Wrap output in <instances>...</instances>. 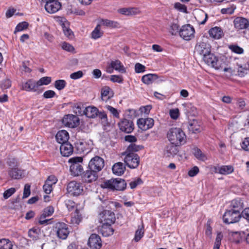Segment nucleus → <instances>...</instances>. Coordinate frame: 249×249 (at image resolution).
I'll return each instance as SVG.
<instances>
[{
    "label": "nucleus",
    "mask_w": 249,
    "mask_h": 249,
    "mask_svg": "<svg viewBox=\"0 0 249 249\" xmlns=\"http://www.w3.org/2000/svg\"><path fill=\"white\" fill-rule=\"evenodd\" d=\"M104 165V159L99 156H95L90 160L84 177L85 178H87L88 183L92 182L97 179V173L103 169Z\"/></svg>",
    "instance_id": "1"
},
{
    "label": "nucleus",
    "mask_w": 249,
    "mask_h": 249,
    "mask_svg": "<svg viewBox=\"0 0 249 249\" xmlns=\"http://www.w3.org/2000/svg\"><path fill=\"white\" fill-rule=\"evenodd\" d=\"M83 159L81 157H74L69 160V163L71 164L70 171L71 175L74 177L81 176L82 179L86 182H88L87 178H85V174L87 173V170L84 171L83 167Z\"/></svg>",
    "instance_id": "2"
},
{
    "label": "nucleus",
    "mask_w": 249,
    "mask_h": 249,
    "mask_svg": "<svg viewBox=\"0 0 249 249\" xmlns=\"http://www.w3.org/2000/svg\"><path fill=\"white\" fill-rule=\"evenodd\" d=\"M167 137L171 143L176 145H182L186 142L185 134L180 128H170L167 134Z\"/></svg>",
    "instance_id": "3"
},
{
    "label": "nucleus",
    "mask_w": 249,
    "mask_h": 249,
    "mask_svg": "<svg viewBox=\"0 0 249 249\" xmlns=\"http://www.w3.org/2000/svg\"><path fill=\"white\" fill-rule=\"evenodd\" d=\"M242 217V212L239 213L236 210H227L223 215V222L226 224H230L238 222Z\"/></svg>",
    "instance_id": "4"
},
{
    "label": "nucleus",
    "mask_w": 249,
    "mask_h": 249,
    "mask_svg": "<svg viewBox=\"0 0 249 249\" xmlns=\"http://www.w3.org/2000/svg\"><path fill=\"white\" fill-rule=\"evenodd\" d=\"M67 194L70 196H77L83 192V187L80 183L76 181H70L67 187Z\"/></svg>",
    "instance_id": "5"
},
{
    "label": "nucleus",
    "mask_w": 249,
    "mask_h": 249,
    "mask_svg": "<svg viewBox=\"0 0 249 249\" xmlns=\"http://www.w3.org/2000/svg\"><path fill=\"white\" fill-rule=\"evenodd\" d=\"M99 219L101 223L113 224L116 220L115 213L109 210H104L100 213Z\"/></svg>",
    "instance_id": "6"
},
{
    "label": "nucleus",
    "mask_w": 249,
    "mask_h": 249,
    "mask_svg": "<svg viewBox=\"0 0 249 249\" xmlns=\"http://www.w3.org/2000/svg\"><path fill=\"white\" fill-rule=\"evenodd\" d=\"M124 162L126 165L131 169H135L138 167L140 164V157L138 154L124 155Z\"/></svg>",
    "instance_id": "7"
},
{
    "label": "nucleus",
    "mask_w": 249,
    "mask_h": 249,
    "mask_svg": "<svg viewBox=\"0 0 249 249\" xmlns=\"http://www.w3.org/2000/svg\"><path fill=\"white\" fill-rule=\"evenodd\" d=\"M195 29L190 24L182 26L179 30V34L181 37L185 40H190L194 36Z\"/></svg>",
    "instance_id": "8"
},
{
    "label": "nucleus",
    "mask_w": 249,
    "mask_h": 249,
    "mask_svg": "<svg viewBox=\"0 0 249 249\" xmlns=\"http://www.w3.org/2000/svg\"><path fill=\"white\" fill-rule=\"evenodd\" d=\"M55 229L57 237L61 239H66L69 233L68 226L63 222H58L55 224Z\"/></svg>",
    "instance_id": "9"
},
{
    "label": "nucleus",
    "mask_w": 249,
    "mask_h": 249,
    "mask_svg": "<svg viewBox=\"0 0 249 249\" xmlns=\"http://www.w3.org/2000/svg\"><path fill=\"white\" fill-rule=\"evenodd\" d=\"M62 123L66 126L74 128L79 124V119L74 115H66L62 119Z\"/></svg>",
    "instance_id": "10"
},
{
    "label": "nucleus",
    "mask_w": 249,
    "mask_h": 249,
    "mask_svg": "<svg viewBox=\"0 0 249 249\" xmlns=\"http://www.w3.org/2000/svg\"><path fill=\"white\" fill-rule=\"evenodd\" d=\"M39 86L37 81L32 79L28 80L26 82L22 84V89L27 91L37 92V93H40L42 89H38Z\"/></svg>",
    "instance_id": "11"
},
{
    "label": "nucleus",
    "mask_w": 249,
    "mask_h": 249,
    "mask_svg": "<svg viewBox=\"0 0 249 249\" xmlns=\"http://www.w3.org/2000/svg\"><path fill=\"white\" fill-rule=\"evenodd\" d=\"M88 244L91 249H100L102 246L101 237L95 233L91 234L89 238Z\"/></svg>",
    "instance_id": "12"
},
{
    "label": "nucleus",
    "mask_w": 249,
    "mask_h": 249,
    "mask_svg": "<svg viewBox=\"0 0 249 249\" xmlns=\"http://www.w3.org/2000/svg\"><path fill=\"white\" fill-rule=\"evenodd\" d=\"M120 129L126 133H130L134 130V125L133 122L126 119H124L118 123Z\"/></svg>",
    "instance_id": "13"
},
{
    "label": "nucleus",
    "mask_w": 249,
    "mask_h": 249,
    "mask_svg": "<svg viewBox=\"0 0 249 249\" xmlns=\"http://www.w3.org/2000/svg\"><path fill=\"white\" fill-rule=\"evenodd\" d=\"M137 125L142 131H146L153 127L154 121L152 118H140L137 120Z\"/></svg>",
    "instance_id": "14"
},
{
    "label": "nucleus",
    "mask_w": 249,
    "mask_h": 249,
    "mask_svg": "<svg viewBox=\"0 0 249 249\" xmlns=\"http://www.w3.org/2000/svg\"><path fill=\"white\" fill-rule=\"evenodd\" d=\"M74 149L77 154L84 153L86 151H89V144L84 140H77L74 142ZM87 151V153H88Z\"/></svg>",
    "instance_id": "15"
},
{
    "label": "nucleus",
    "mask_w": 249,
    "mask_h": 249,
    "mask_svg": "<svg viewBox=\"0 0 249 249\" xmlns=\"http://www.w3.org/2000/svg\"><path fill=\"white\" fill-rule=\"evenodd\" d=\"M195 49L198 53L204 57L211 52V46L208 43L201 42L196 45Z\"/></svg>",
    "instance_id": "16"
},
{
    "label": "nucleus",
    "mask_w": 249,
    "mask_h": 249,
    "mask_svg": "<svg viewBox=\"0 0 249 249\" xmlns=\"http://www.w3.org/2000/svg\"><path fill=\"white\" fill-rule=\"evenodd\" d=\"M141 80L144 84L147 85L152 84L154 82L159 83L163 81L161 79H159L158 75L155 73L145 74L142 76Z\"/></svg>",
    "instance_id": "17"
},
{
    "label": "nucleus",
    "mask_w": 249,
    "mask_h": 249,
    "mask_svg": "<svg viewBox=\"0 0 249 249\" xmlns=\"http://www.w3.org/2000/svg\"><path fill=\"white\" fill-rule=\"evenodd\" d=\"M61 8V4L57 0H52L45 4L46 11L49 13L53 14L57 12Z\"/></svg>",
    "instance_id": "18"
},
{
    "label": "nucleus",
    "mask_w": 249,
    "mask_h": 249,
    "mask_svg": "<svg viewBox=\"0 0 249 249\" xmlns=\"http://www.w3.org/2000/svg\"><path fill=\"white\" fill-rule=\"evenodd\" d=\"M234 25L238 30L247 29L249 27V20L244 18L237 17L234 20Z\"/></svg>",
    "instance_id": "19"
},
{
    "label": "nucleus",
    "mask_w": 249,
    "mask_h": 249,
    "mask_svg": "<svg viewBox=\"0 0 249 249\" xmlns=\"http://www.w3.org/2000/svg\"><path fill=\"white\" fill-rule=\"evenodd\" d=\"M201 123L196 119H193L188 123V128L192 133H198L201 131Z\"/></svg>",
    "instance_id": "20"
},
{
    "label": "nucleus",
    "mask_w": 249,
    "mask_h": 249,
    "mask_svg": "<svg viewBox=\"0 0 249 249\" xmlns=\"http://www.w3.org/2000/svg\"><path fill=\"white\" fill-rule=\"evenodd\" d=\"M74 149V147L69 142H64L60 147L61 154L64 157H69L71 155Z\"/></svg>",
    "instance_id": "21"
},
{
    "label": "nucleus",
    "mask_w": 249,
    "mask_h": 249,
    "mask_svg": "<svg viewBox=\"0 0 249 249\" xmlns=\"http://www.w3.org/2000/svg\"><path fill=\"white\" fill-rule=\"evenodd\" d=\"M229 61L228 58L225 55L217 56L215 62H213V67L215 70H219L226 66H228Z\"/></svg>",
    "instance_id": "22"
},
{
    "label": "nucleus",
    "mask_w": 249,
    "mask_h": 249,
    "mask_svg": "<svg viewBox=\"0 0 249 249\" xmlns=\"http://www.w3.org/2000/svg\"><path fill=\"white\" fill-rule=\"evenodd\" d=\"M244 208L243 201L240 198H236L231 201L230 209L241 213Z\"/></svg>",
    "instance_id": "23"
},
{
    "label": "nucleus",
    "mask_w": 249,
    "mask_h": 249,
    "mask_svg": "<svg viewBox=\"0 0 249 249\" xmlns=\"http://www.w3.org/2000/svg\"><path fill=\"white\" fill-rule=\"evenodd\" d=\"M178 146L172 143L167 145L164 151V155L167 157H174L178 152Z\"/></svg>",
    "instance_id": "24"
},
{
    "label": "nucleus",
    "mask_w": 249,
    "mask_h": 249,
    "mask_svg": "<svg viewBox=\"0 0 249 249\" xmlns=\"http://www.w3.org/2000/svg\"><path fill=\"white\" fill-rule=\"evenodd\" d=\"M55 138L58 143L62 144L64 142H68L69 134L66 130H61L57 132L55 135Z\"/></svg>",
    "instance_id": "25"
},
{
    "label": "nucleus",
    "mask_w": 249,
    "mask_h": 249,
    "mask_svg": "<svg viewBox=\"0 0 249 249\" xmlns=\"http://www.w3.org/2000/svg\"><path fill=\"white\" fill-rule=\"evenodd\" d=\"M102 224V225L100 231L103 236L107 237L113 234L114 230L111 227L112 224Z\"/></svg>",
    "instance_id": "26"
},
{
    "label": "nucleus",
    "mask_w": 249,
    "mask_h": 249,
    "mask_svg": "<svg viewBox=\"0 0 249 249\" xmlns=\"http://www.w3.org/2000/svg\"><path fill=\"white\" fill-rule=\"evenodd\" d=\"M208 32L210 36L214 39H219L224 35L221 28L217 26L212 28Z\"/></svg>",
    "instance_id": "27"
},
{
    "label": "nucleus",
    "mask_w": 249,
    "mask_h": 249,
    "mask_svg": "<svg viewBox=\"0 0 249 249\" xmlns=\"http://www.w3.org/2000/svg\"><path fill=\"white\" fill-rule=\"evenodd\" d=\"M112 170L114 174L117 176H121L124 174L125 170V166L123 163L118 162L113 165Z\"/></svg>",
    "instance_id": "28"
},
{
    "label": "nucleus",
    "mask_w": 249,
    "mask_h": 249,
    "mask_svg": "<svg viewBox=\"0 0 249 249\" xmlns=\"http://www.w3.org/2000/svg\"><path fill=\"white\" fill-rule=\"evenodd\" d=\"M98 112V109L93 106H89L86 107L84 111L85 115L89 118H95L97 117V113Z\"/></svg>",
    "instance_id": "29"
},
{
    "label": "nucleus",
    "mask_w": 249,
    "mask_h": 249,
    "mask_svg": "<svg viewBox=\"0 0 249 249\" xmlns=\"http://www.w3.org/2000/svg\"><path fill=\"white\" fill-rule=\"evenodd\" d=\"M143 148V146L140 145H136L134 143H131L126 148L125 151L122 153L123 156L125 154H130V155H135V152H137Z\"/></svg>",
    "instance_id": "30"
},
{
    "label": "nucleus",
    "mask_w": 249,
    "mask_h": 249,
    "mask_svg": "<svg viewBox=\"0 0 249 249\" xmlns=\"http://www.w3.org/2000/svg\"><path fill=\"white\" fill-rule=\"evenodd\" d=\"M118 12L122 15L130 16L138 14L139 10L137 8L134 7L122 8L118 9Z\"/></svg>",
    "instance_id": "31"
},
{
    "label": "nucleus",
    "mask_w": 249,
    "mask_h": 249,
    "mask_svg": "<svg viewBox=\"0 0 249 249\" xmlns=\"http://www.w3.org/2000/svg\"><path fill=\"white\" fill-rule=\"evenodd\" d=\"M114 191H124L126 187L127 183L125 180L121 178H115Z\"/></svg>",
    "instance_id": "32"
},
{
    "label": "nucleus",
    "mask_w": 249,
    "mask_h": 249,
    "mask_svg": "<svg viewBox=\"0 0 249 249\" xmlns=\"http://www.w3.org/2000/svg\"><path fill=\"white\" fill-rule=\"evenodd\" d=\"M40 234V229L37 227H33V228L30 229L28 232V236L34 241H36L39 239V236Z\"/></svg>",
    "instance_id": "33"
},
{
    "label": "nucleus",
    "mask_w": 249,
    "mask_h": 249,
    "mask_svg": "<svg viewBox=\"0 0 249 249\" xmlns=\"http://www.w3.org/2000/svg\"><path fill=\"white\" fill-rule=\"evenodd\" d=\"M24 174V170L18 169V168H12L9 171V175L14 179H20L22 178Z\"/></svg>",
    "instance_id": "34"
},
{
    "label": "nucleus",
    "mask_w": 249,
    "mask_h": 249,
    "mask_svg": "<svg viewBox=\"0 0 249 249\" xmlns=\"http://www.w3.org/2000/svg\"><path fill=\"white\" fill-rule=\"evenodd\" d=\"M115 178H112L110 179L105 180L102 183L100 186L103 189H107L110 191H114Z\"/></svg>",
    "instance_id": "35"
},
{
    "label": "nucleus",
    "mask_w": 249,
    "mask_h": 249,
    "mask_svg": "<svg viewBox=\"0 0 249 249\" xmlns=\"http://www.w3.org/2000/svg\"><path fill=\"white\" fill-rule=\"evenodd\" d=\"M110 66L112 69L119 71L121 73H123L126 72L125 69L122 65L121 61L119 60L112 61L110 63Z\"/></svg>",
    "instance_id": "36"
},
{
    "label": "nucleus",
    "mask_w": 249,
    "mask_h": 249,
    "mask_svg": "<svg viewBox=\"0 0 249 249\" xmlns=\"http://www.w3.org/2000/svg\"><path fill=\"white\" fill-rule=\"evenodd\" d=\"M216 57L217 56L211 52L209 53L203 57V59L205 63L208 65L213 67V62H215Z\"/></svg>",
    "instance_id": "37"
},
{
    "label": "nucleus",
    "mask_w": 249,
    "mask_h": 249,
    "mask_svg": "<svg viewBox=\"0 0 249 249\" xmlns=\"http://www.w3.org/2000/svg\"><path fill=\"white\" fill-rule=\"evenodd\" d=\"M13 243L9 239L2 238L0 239V249H13Z\"/></svg>",
    "instance_id": "38"
},
{
    "label": "nucleus",
    "mask_w": 249,
    "mask_h": 249,
    "mask_svg": "<svg viewBox=\"0 0 249 249\" xmlns=\"http://www.w3.org/2000/svg\"><path fill=\"white\" fill-rule=\"evenodd\" d=\"M101 97L103 100L104 97L108 96L107 99H110L113 95V92L111 91V89L108 86H105L101 89Z\"/></svg>",
    "instance_id": "39"
},
{
    "label": "nucleus",
    "mask_w": 249,
    "mask_h": 249,
    "mask_svg": "<svg viewBox=\"0 0 249 249\" xmlns=\"http://www.w3.org/2000/svg\"><path fill=\"white\" fill-rule=\"evenodd\" d=\"M101 23L103 25L110 28L119 27V23L118 22L107 19H102Z\"/></svg>",
    "instance_id": "40"
},
{
    "label": "nucleus",
    "mask_w": 249,
    "mask_h": 249,
    "mask_svg": "<svg viewBox=\"0 0 249 249\" xmlns=\"http://www.w3.org/2000/svg\"><path fill=\"white\" fill-rule=\"evenodd\" d=\"M101 26L98 24L91 34V38L94 39H97L103 36V32H101Z\"/></svg>",
    "instance_id": "41"
},
{
    "label": "nucleus",
    "mask_w": 249,
    "mask_h": 249,
    "mask_svg": "<svg viewBox=\"0 0 249 249\" xmlns=\"http://www.w3.org/2000/svg\"><path fill=\"white\" fill-rule=\"evenodd\" d=\"M234 171L233 167L231 165L220 166V174L227 175L232 173Z\"/></svg>",
    "instance_id": "42"
},
{
    "label": "nucleus",
    "mask_w": 249,
    "mask_h": 249,
    "mask_svg": "<svg viewBox=\"0 0 249 249\" xmlns=\"http://www.w3.org/2000/svg\"><path fill=\"white\" fill-rule=\"evenodd\" d=\"M117 204H119L118 203L115 202L111 201L109 199H104L103 200V204H102V207L104 209H111L112 207H116Z\"/></svg>",
    "instance_id": "43"
},
{
    "label": "nucleus",
    "mask_w": 249,
    "mask_h": 249,
    "mask_svg": "<svg viewBox=\"0 0 249 249\" xmlns=\"http://www.w3.org/2000/svg\"><path fill=\"white\" fill-rule=\"evenodd\" d=\"M54 212V208L52 206H49L44 209L42 213L40 215L41 218H45L53 214Z\"/></svg>",
    "instance_id": "44"
},
{
    "label": "nucleus",
    "mask_w": 249,
    "mask_h": 249,
    "mask_svg": "<svg viewBox=\"0 0 249 249\" xmlns=\"http://www.w3.org/2000/svg\"><path fill=\"white\" fill-rule=\"evenodd\" d=\"M66 85L67 82L65 80H57L54 83V87L58 90H61L64 89Z\"/></svg>",
    "instance_id": "45"
},
{
    "label": "nucleus",
    "mask_w": 249,
    "mask_h": 249,
    "mask_svg": "<svg viewBox=\"0 0 249 249\" xmlns=\"http://www.w3.org/2000/svg\"><path fill=\"white\" fill-rule=\"evenodd\" d=\"M144 234L143 226H139L138 230L136 231L135 234L134 240L138 242L143 237Z\"/></svg>",
    "instance_id": "46"
},
{
    "label": "nucleus",
    "mask_w": 249,
    "mask_h": 249,
    "mask_svg": "<svg viewBox=\"0 0 249 249\" xmlns=\"http://www.w3.org/2000/svg\"><path fill=\"white\" fill-rule=\"evenodd\" d=\"M193 154L195 157L199 160H204L205 158V155L203 154L201 150L197 147L194 148Z\"/></svg>",
    "instance_id": "47"
},
{
    "label": "nucleus",
    "mask_w": 249,
    "mask_h": 249,
    "mask_svg": "<svg viewBox=\"0 0 249 249\" xmlns=\"http://www.w3.org/2000/svg\"><path fill=\"white\" fill-rule=\"evenodd\" d=\"M229 48L233 53L241 54L243 53L244 49L236 44H232L229 46Z\"/></svg>",
    "instance_id": "48"
},
{
    "label": "nucleus",
    "mask_w": 249,
    "mask_h": 249,
    "mask_svg": "<svg viewBox=\"0 0 249 249\" xmlns=\"http://www.w3.org/2000/svg\"><path fill=\"white\" fill-rule=\"evenodd\" d=\"M239 69H238V75L240 77H243L248 73L249 71L247 65L245 64L244 66L241 65H238Z\"/></svg>",
    "instance_id": "49"
},
{
    "label": "nucleus",
    "mask_w": 249,
    "mask_h": 249,
    "mask_svg": "<svg viewBox=\"0 0 249 249\" xmlns=\"http://www.w3.org/2000/svg\"><path fill=\"white\" fill-rule=\"evenodd\" d=\"M29 23L26 21H23L19 23L16 26L14 33L22 31L28 28Z\"/></svg>",
    "instance_id": "50"
},
{
    "label": "nucleus",
    "mask_w": 249,
    "mask_h": 249,
    "mask_svg": "<svg viewBox=\"0 0 249 249\" xmlns=\"http://www.w3.org/2000/svg\"><path fill=\"white\" fill-rule=\"evenodd\" d=\"M51 81L52 79L51 77L45 76L39 79V80L37 81V83L39 87H40L42 85H49L51 82Z\"/></svg>",
    "instance_id": "51"
},
{
    "label": "nucleus",
    "mask_w": 249,
    "mask_h": 249,
    "mask_svg": "<svg viewBox=\"0 0 249 249\" xmlns=\"http://www.w3.org/2000/svg\"><path fill=\"white\" fill-rule=\"evenodd\" d=\"M179 25L176 23H172L170 25L169 28V32L172 35H176L177 33H179Z\"/></svg>",
    "instance_id": "52"
},
{
    "label": "nucleus",
    "mask_w": 249,
    "mask_h": 249,
    "mask_svg": "<svg viewBox=\"0 0 249 249\" xmlns=\"http://www.w3.org/2000/svg\"><path fill=\"white\" fill-rule=\"evenodd\" d=\"M143 181L140 178H135L134 180L129 183V186L131 189L136 188L138 185L142 184Z\"/></svg>",
    "instance_id": "53"
},
{
    "label": "nucleus",
    "mask_w": 249,
    "mask_h": 249,
    "mask_svg": "<svg viewBox=\"0 0 249 249\" xmlns=\"http://www.w3.org/2000/svg\"><path fill=\"white\" fill-rule=\"evenodd\" d=\"M61 26L65 35L66 36L71 38L73 36V33L72 31L69 27H66L65 24L64 23L62 24Z\"/></svg>",
    "instance_id": "54"
},
{
    "label": "nucleus",
    "mask_w": 249,
    "mask_h": 249,
    "mask_svg": "<svg viewBox=\"0 0 249 249\" xmlns=\"http://www.w3.org/2000/svg\"><path fill=\"white\" fill-rule=\"evenodd\" d=\"M174 7L181 12L185 13H187V7L185 5L182 4L179 2L175 3L174 4Z\"/></svg>",
    "instance_id": "55"
},
{
    "label": "nucleus",
    "mask_w": 249,
    "mask_h": 249,
    "mask_svg": "<svg viewBox=\"0 0 249 249\" xmlns=\"http://www.w3.org/2000/svg\"><path fill=\"white\" fill-rule=\"evenodd\" d=\"M105 108L109 111L114 117L117 118H119V113L117 109L109 105H107Z\"/></svg>",
    "instance_id": "56"
},
{
    "label": "nucleus",
    "mask_w": 249,
    "mask_h": 249,
    "mask_svg": "<svg viewBox=\"0 0 249 249\" xmlns=\"http://www.w3.org/2000/svg\"><path fill=\"white\" fill-rule=\"evenodd\" d=\"M110 79L112 82L118 83H123L124 81L123 76L119 75H112Z\"/></svg>",
    "instance_id": "57"
},
{
    "label": "nucleus",
    "mask_w": 249,
    "mask_h": 249,
    "mask_svg": "<svg viewBox=\"0 0 249 249\" xmlns=\"http://www.w3.org/2000/svg\"><path fill=\"white\" fill-rule=\"evenodd\" d=\"M169 114L172 119L176 120L178 118L179 115V109L178 108L170 109L169 111Z\"/></svg>",
    "instance_id": "58"
},
{
    "label": "nucleus",
    "mask_w": 249,
    "mask_h": 249,
    "mask_svg": "<svg viewBox=\"0 0 249 249\" xmlns=\"http://www.w3.org/2000/svg\"><path fill=\"white\" fill-rule=\"evenodd\" d=\"M241 146L243 150L249 151V138L247 137L244 139L240 143Z\"/></svg>",
    "instance_id": "59"
},
{
    "label": "nucleus",
    "mask_w": 249,
    "mask_h": 249,
    "mask_svg": "<svg viewBox=\"0 0 249 249\" xmlns=\"http://www.w3.org/2000/svg\"><path fill=\"white\" fill-rule=\"evenodd\" d=\"M31 186L29 184H26L24 185V190H23V195L22 196V198L24 199L28 197L31 194L30 190Z\"/></svg>",
    "instance_id": "60"
},
{
    "label": "nucleus",
    "mask_w": 249,
    "mask_h": 249,
    "mask_svg": "<svg viewBox=\"0 0 249 249\" xmlns=\"http://www.w3.org/2000/svg\"><path fill=\"white\" fill-rule=\"evenodd\" d=\"M16 190L15 188H11L6 190L3 195L4 199H7L10 197L13 194H14Z\"/></svg>",
    "instance_id": "61"
},
{
    "label": "nucleus",
    "mask_w": 249,
    "mask_h": 249,
    "mask_svg": "<svg viewBox=\"0 0 249 249\" xmlns=\"http://www.w3.org/2000/svg\"><path fill=\"white\" fill-rule=\"evenodd\" d=\"M199 171L198 167L195 166L188 171V175L190 177H194L199 173Z\"/></svg>",
    "instance_id": "62"
},
{
    "label": "nucleus",
    "mask_w": 249,
    "mask_h": 249,
    "mask_svg": "<svg viewBox=\"0 0 249 249\" xmlns=\"http://www.w3.org/2000/svg\"><path fill=\"white\" fill-rule=\"evenodd\" d=\"M135 71L136 73H142L145 71V67L141 63H137L135 65Z\"/></svg>",
    "instance_id": "63"
},
{
    "label": "nucleus",
    "mask_w": 249,
    "mask_h": 249,
    "mask_svg": "<svg viewBox=\"0 0 249 249\" xmlns=\"http://www.w3.org/2000/svg\"><path fill=\"white\" fill-rule=\"evenodd\" d=\"M55 96L56 93L52 90H48L45 91L43 94V97L46 99L52 98Z\"/></svg>",
    "instance_id": "64"
}]
</instances>
